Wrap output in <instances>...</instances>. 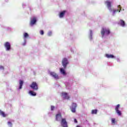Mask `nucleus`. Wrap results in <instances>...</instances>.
<instances>
[{"label": "nucleus", "instance_id": "obj_19", "mask_svg": "<svg viewBox=\"0 0 127 127\" xmlns=\"http://www.w3.org/2000/svg\"><path fill=\"white\" fill-rule=\"evenodd\" d=\"M97 112L98 110H97V109L93 110L91 111V113L92 114V115H94L97 114Z\"/></svg>", "mask_w": 127, "mask_h": 127}, {"label": "nucleus", "instance_id": "obj_1", "mask_svg": "<svg viewBox=\"0 0 127 127\" xmlns=\"http://www.w3.org/2000/svg\"><path fill=\"white\" fill-rule=\"evenodd\" d=\"M69 64V62L68 61V59L66 58H64L62 62V65L63 66V68H60V72L63 75H66V72H65V70L64 69H66L67 67V65Z\"/></svg>", "mask_w": 127, "mask_h": 127}, {"label": "nucleus", "instance_id": "obj_14", "mask_svg": "<svg viewBox=\"0 0 127 127\" xmlns=\"http://www.w3.org/2000/svg\"><path fill=\"white\" fill-rule=\"evenodd\" d=\"M22 85H23V81L20 80L19 81V89H22Z\"/></svg>", "mask_w": 127, "mask_h": 127}, {"label": "nucleus", "instance_id": "obj_5", "mask_svg": "<svg viewBox=\"0 0 127 127\" xmlns=\"http://www.w3.org/2000/svg\"><path fill=\"white\" fill-rule=\"evenodd\" d=\"M61 126L62 127H68V124L65 119H62L61 120Z\"/></svg>", "mask_w": 127, "mask_h": 127}, {"label": "nucleus", "instance_id": "obj_9", "mask_svg": "<svg viewBox=\"0 0 127 127\" xmlns=\"http://www.w3.org/2000/svg\"><path fill=\"white\" fill-rule=\"evenodd\" d=\"M62 96L64 98V99L69 100L70 99V97L68 96V94L66 92H63L62 93Z\"/></svg>", "mask_w": 127, "mask_h": 127}, {"label": "nucleus", "instance_id": "obj_10", "mask_svg": "<svg viewBox=\"0 0 127 127\" xmlns=\"http://www.w3.org/2000/svg\"><path fill=\"white\" fill-rule=\"evenodd\" d=\"M62 119V115H61V113L57 114L56 115V120L57 122H60Z\"/></svg>", "mask_w": 127, "mask_h": 127}, {"label": "nucleus", "instance_id": "obj_21", "mask_svg": "<svg viewBox=\"0 0 127 127\" xmlns=\"http://www.w3.org/2000/svg\"><path fill=\"white\" fill-rule=\"evenodd\" d=\"M111 122L113 124H114V125H115V124H116V119L115 118H112L111 119Z\"/></svg>", "mask_w": 127, "mask_h": 127}, {"label": "nucleus", "instance_id": "obj_13", "mask_svg": "<svg viewBox=\"0 0 127 127\" xmlns=\"http://www.w3.org/2000/svg\"><path fill=\"white\" fill-rule=\"evenodd\" d=\"M66 13V11L64 10L61 12L59 15V16L61 18H62V17H64V15H65V13Z\"/></svg>", "mask_w": 127, "mask_h": 127}, {"label": "nucleus", "instance_id": "obj_20", "mask_svg": "<svg viewBox=\"0 0 127 127\" xmlns=\"http://www.w3.org/2000/svg\"><path fill=\"white\" fill-rule=\"evenodd\" d=\"M29 35H28V34L27 33H25L24 34V37L25 38H27V37H29Z\"/></svg>", "mask_w": 127, "mask_h": 127}, {"label": "nucleus", "instance_id": "obj_17", "mask_svg": "<svg viewBox=\"0 0 127 127\" xmlns=\"http://www.w3.org/2000/svg\"><path fill=\"white\" fill-rule=\"evenodd\" d=\"M106 57L107 58H114L115 57L113 55H109V54H106Z\"/></svg>", "mask_w": 127, "mask_h": 127}, {"label": "nucleus", "instance_id": "obj_7", "mask_svg": "<svg viewBox=\"0 0 127 127\" xmlns=\"http://www.w3.org/2000/svg\"><path fill=\"white\" fill-rule=\"evenodd\" d=\"M37 21V20L36 19V17H34L32 18V19H31L30 22V26H33L35 23H36V22Z\"/></svg>", "mask_w": 127, "mask_h": 127}, {"label": "nucleus", "instance_id": "obj_24", "mask_svg": "<svg viewBox=\"0 0 127 127\" xmlns=\"http://www.w3.org/2000/svg\"><path fill=\"white\" fill-rule=\"evenodd\" d=\"M119 9H114L113 10V13H116V12H117V11H119Z\"/></svg>", "mask_w": 127, "mask_h": 127}, {"label": "nucleus", "instance_id": "obj_3", "mask_svg": "<svg viewBox=\"0 0 127 127\" xmlns=\"http://www.w3.org/2000/svg\"><path fill=\"white\" fill-rule=\"evenodd\" d=\"M30 87L33 89V90H35V91H37L38 90V84L35 82H33L30 85Z\"/></svg>", "mask_w": 127, "mask_h": 127}, {"label": "nucleus", "instance_id": "obj_31", "mask_svg": "<svg viewBox=\"0 0 127 127\" xmlns=\"http://www.w3.org/2000/svg\"><path fill=\"white\" fill-rule=\"evenodd\" d=\"M76 127H80V126H76Z\"/></svg>", "mask_w": 127, "mask_h": 127}, {"label": "nucleus", "instance_id": "obj_18", "mask_svg": "<svg viewBox=\"0 0 127 127\" xmlns=\"http://www.w3.org/2000/svg\"><path fill=\"white\" fill-rule=\"evenodd\" d=\"M29 93L30 94V95H31V96H36V93L32 91H30Z\"/></svg>", "mask_w": 127, "mask_h": 127}, {"label": "nucleus", "instance_id": "obj_4", "mask_svg": "<svg viewBox=\"0 0 127 127\" xmlns=\"http://www.w3.org/2000/svg\"><path fill=\"white\" fill-rule=\"evenodd\" d=\"M4 46L5 48H6V51H9V50L11 48V46L10 45V43L8 42H6L4 43Z\"/></svg>", "mask_w": 127, "mask_h": 127}, {"label": "nucleus", "instance_id": "obj_11", "mask_svg": "<svg viewBox=\"0 0 127 127\" xmlns=\"http://www.w3.org/2000/svg\"><path fill=\"white\" fill-rule=\"evenodd\" d=\"M105 4H106L109 9H111V7H112V2L110 1L109 0H107L105 2Z\"/></svg>", "mask_w": 127, "mask_h": 127}, {"label": "nucleus", "instance_id": "obj_26", "mask_svg": "<svg viewBox=\"0 0 127 127\" xmlns=\"http://www.w3.org/2000/svg\"><path fill=\"white\" fill-rule=\"evenodd\" d=\"M48 36H51V35H52V32H49L48 33Z\"/></svg>", "mask_w": 127, "mask_h": 127}, {"label": "nucleus", "instance_id": "obj_16", "mask_svg": "<svg viewBox=\"0 0 127 127\" xmlns=\"http://www.w3.org/2000/svg\"><path fill=\"white\" fill-rule=\"evenodd\" d=\"M0 115L3 118H5V117H6V115L4 113V112H3V111H2L1 110H0Z\"/></svg>", "mask_w": 127, "mask_h": 127}, {"label": "nucleus", "instance_id": "obj_12", "mask_svg": "<svg viewBox=\"0 0 127 127\" xmlns=\"http://www.w3.org/2000/svg\"><path fill=\"white\" fill-rule=\"evenodd\" d=\"M50 75L51 76H52V77H54V78L56 79V80H58V79H59V76H58L57 73L54 72H50Z\"/></svg>", "mask_w": 127, "mask_h": 127}, {"label": "nucleus", "instance_id": "obj_15", "mask_svg": "<svg viewBox=\"0 0 127 127\" xmlns=\"http://www.w3.org/2000/svg\"><path fill=\"white\" fill-rule=\"evenodd\" d=\"M120 25H121V26H125V25H126V23L125 22V21L123 20H120Z\"/></svg>", "mask_w": 127, "mask_h": 127}, {"label": "nucleus", "instance_id": "obj_29", "mask_svg": "<svg viewBox=\"0 0 127 127\" xmlns=\"http://www.w3.org/2000/svg\"><path fill=\"white\" fill-rule=\"evenodd\" d=\"M0 69H4V68L3 67V66H1L0 67Z\"/></svg>", "mask_w": 127, "mask_h": 127}, {"label": "nucleus", "instance_id": "obj_6", "mask_svg": "<svg viewBox=\"0 0 127 127\" xmlns=\"http://www.w3.org/2000/svg\"><path fill=\"white\" fill-rule=\"evenodd\" d=\"M76 108H77V104L75 103H73L71 105V107L70 108V110L72 113L76 112Z\"/></svg>", "mask_w": 127, "mask_h": 127}, {"label": "nucleus", "instance_id": "obj_27", "mask_svg": "<svg viewBox=\"0 0 127 127\" xmlns=\"http://www.w3.org/2000/svg\"><path fill=\"white\" fill-rule=\"evenodd\" d=\"M118 7L120 8L119 12H121V5H118Z\"/></svg>", "mask_w": 127, "mask_h": 127}, {"label": "nucleus", "instance_id": "obj_28", "mask_svg": "<svg viewBox=\"0 0 127 127\" xmlns=\"http://www.w3.org/2000/svg\"><path fill=\"white\" fill-rule=\"evenodd\" d=\"M74 123H78V121H77V120L76 119H74Z\"/></svg>", "mask_w": 127, "mask_h": 127}, {"label": "nucleus", "instance_id": "obj_22", "mask_svg": "<svg viewBox=\"0 0 127 127\" xmlns=\"http://www.w3.org/2000/svg\"><path fill=\"white\" fill-rule=\"evenodd\" d=\"M7 125H8V126H9L10 127H12V123H11V122H8L7 123Z\"/></svg>", "mask_w": 127, "mask_h": 127}, {"label": "nucleus", "instance_id": "obj_25", "mask_svg": "<svg viewBox=\"0 0 127 127\" xmlns=\"http://www.w3.org/2000/svg\"><path fill=\"white\" fill-rule=\"evenodd\" d=\"M51 111H54V110L55 109V107L53 106H51Z\"/></svg>", "mask_w": 127, "mask_h": 127}, {"label": "nucleus", "instance_id": "obj_30", "mask_svg": "<svg viewBox=\"0 0 127 127\" xmlns=\"http://www.w3.org/2000/svg\"><path fill=\"white\" fill-rule=\"evenodd\" d=\"M26 43L25 42L24 44H23V45L24 46V45H25Z\"/></svg>", "mask_w": 127, "mask_h": 127}, {"label": "nucleus", "instance_id": "obj_23", "mask_svg": "<svg viewBox=\"0 0 127 127\" xmlns=\"http://www.w3.org/2000/svg\"><path fill=\"white\" fill-rule=\"evenodd\" d=\"M40 33L41 35H43L44 34V31H43V30H41L40 31Z\"/></svg>", "mask_w": 127, "mask_h": 127}, {"label": "nucleus", "instance_id": "obj_8", "mask_svg": "<svg viewBox=\"0 0 127 127\" xmlns=\"http://www.w3.org/2000/svg\"><path fill=\"white\" fill-rule=\"evenodd\" d=\"M119 108H120V105L118 104L115 107V111L118 116H122V112L119 110Z\"/></svg>", "mask_w": 127, "mask_h": 127}, {"label": "nucleus", "instance_id": "obj_2", "mask_svg": "<svg viewBox=\"0 0 127 127\" xmlns=\"http://www.w3.org/2000/svg\"><path fill=\"white\" fill-rule=\"evenodd\" d=\"M101 33L102 37H104L105 35L108 36L111 33V31L110 29L106 28H102L101 31Z\"/></svg>", "mask_w": 127, "mask_h": 127}]
</instances>
